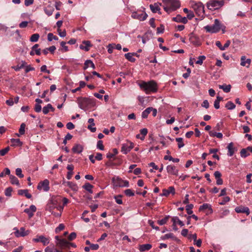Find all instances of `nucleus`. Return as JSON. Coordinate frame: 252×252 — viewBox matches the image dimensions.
<instances>
[{"instance_id":"nucleus-1","label":"nucleus","mask_w":252,"mask_h":252,"mask_svg":"<svg viewBox=\"0 0 252 252\" xmlns=\"http://www.w3.org/2000/svg\"><path fill=\"white\" fill-rule=\"evenodd\" d=\"M204 28L207 32L211 33L218 32L220 30L222 31L223 33L225 32V26L217 19H215L213 25H207Z\"/></svg>"},{"instance_id":"nucleus-2","label":"nucleus","mask_w":252,"mask_h":252,"mask_svg":"<svg viewBox=\"0 0 252 252\" xmlns=\"http://www.w3.org/2000/svg\"><path fill=\"white\" fill-rule=\"evenodd\" d=\"M77 102L79 108L85 111L94 107L95 105L94 99L86 97L78 98Z\"/></svg>"},{"instance_id":"nucleus-3","label":"nucleus","mask_w":252,"mask_h":252,"mask_svg":"<svg viewBox=\"0 0 252 252\" xmlns=\"http://www.w3.org/2000/svg\"><path fill=\"white\" fill-rule=\"evenodd\" d=\"M162 1L165 4L163 6L164 10L169 13L180 6L178 0H162Z\"/></svg>"},{"instance_id":"nucleus-4","label":"nucleus","mask_w":252,"mask_h":252,"mask_svg":"<svg viewBox=\"0 0 252 252\" xmlns=\"http://www.w3.org/2000/svg\"><path fill=\"white\" fill-rule=\"evenodd\" d=\"M140 87L143 89L146 94L156 92L157 91V85L153 81L148 82H143L139 84Z\"/></svg>"},{"instance_id":"nucleus-5","label":"nucleus","mask_w":252,"mask_h":252,"mask_svg":"<svg viewBox=\"0 0 252 252\" xmlns=\"http://www.w3.org/2000/svg\"><path fill=\"white\" fill-rule=\"evenodd\" d=\"M190 4L198 15L199 16L204 13V7L201 2L191 1L190 2Z\"/></svg>"},{"instance_id":"nucleus-6","label":"nucleus","mask_w":252,"mask_h":252,"mask_svg":"<svg viewBox=\"0 0 252 252\" xmlns=\"http://www.w3.org/2000/svg\"><path fill=\"white\" fill-rule=\"evenodd\" d=\"M224 4L222 0H210L207 4L208 9L214 10L220 8Z\"/></svg>"},{"instance_id":"nucleus-7","label":"nucleus","mask_w":252,"mask_h":252,"mask_svg":"<svg viewBox=\"0 0 252 252\" xmlns=\"http://www.w3.org/2000/svg\"><path fill=\"white\" fill-rule=\"evenodd\" d=\"M114 185L116 187H128L129 182L126 180L117 177L114 178L112 180Z\"/></svg>"},{"instance_id":"nucleus-8","label":"nucleus","mask_w":252,"mask_h":252,"mask_svg":"<svg viewBox=\"0 0 252 252\" xmlns=\"http://www.w3.org/2000/svg\"><path fill=\"white\" fill-rule=\"evenodd\" d=\"M14 230H15L14 234L17 237L26 236L29 235L30 232L28 230H26L24 227H21L19 230H18L16 227H15Z\"/></svg>"},{"instance_id":"nucleus-9","label":"nucleus","mask_w":252,"mask_h":252,"mask_svg":"<svg viewBox=\"0 0 252 252\" xmlns=\"http://www.w3.org/2000/svg\"><path fill=\"white\" fill-rule=\"evenodd\" d=\"M147 16L148 15L143 12H134L131 14L132 18L140 21H144L147 18Z\"/></svg>"},{"instance_id":"nucleus-10","label":"nucleus","mask_w":252,"mask_h":252,"mask_svg":"<svg viewBox=\"0 0 252 252\" xmlns=\"http://www.w3.org/2000/svg\"><path fill=\"white\" fill-rule=\"evenodd\" d=\"M37 189L43 190L44 191H48L49 189V181L47 179H45L43 181L39 182L37 186Z\"/></svg>"},{"instance_id":"nucleus-11","label":"nucleus","mask_w":252,"mask_h":252,"mask_svg":"<svg viewBox=\"0 0 252 252\" xmlns=\"http://www.w3.org/2000/svg\"><path fill=\"white\" fill-rule=\"evenodd\" d=\"M133 148V144L130 142H127L126 143L122 144L121 152L124 154H126Z\"/></svg>"},{"instance_id":"nucleus-12","label":"nucleus","mask_w":252,"mask_h":252,"mask_svg":"<svg viewBox=\"0 0 252 252\" xmlns=\"http://www.w3.org/2000/svg\"><path fill=\"white\" fill-rule=\"evenodd\" d=\"M32 241L36 243L40 242L44 246L47 245L50 242L49 238L45 237L43 235L37 236V237L33 238Z\"/></svg>"},{"instance_id":"nucleus-13","label":"nucleus","mask_w":252,"mask_h":252,"mask_svg":"<svg viewBox=\"0 0 252 252\" xmlns=\"http://www.w3.org/2000/svg\"><path fill=\"white\" fill-rule=\"evenodd\" d=\"M56 240L57 241V245L62 248H69V242H67L65 239H60L59 236L55 237Z\"/></svg>"},{"instance_id":"nucleus-14","label":"nucleus","mask_w":252,"mask_h":252,"mask_svg":"<svg viewBox=\"0 0 252 252\" xmlns=\"http://www.w3.org/2000/svg\"><path fill=\"white\" fill-rule=\"evenodd\" d=\"M174 195L175 194V189L174 187L170 186L167 189H163L162 193L160 194L161 196H168L170 194Z\"/></svg>"},{"instance_id":"nucleus-15","label":"nucleus","mask_w":252,"mask_h":252,"mask_svg":"<svg viewBox=\"0 0 252 252\" xmlns=\"http://www.w3.org/2000/svg\"><path fill=\"white\" fill-rule=\"evenodd\" d=\"M167 172L171 175H178L179 170L176 168V166L173 165H168L166 167Z\"/></svg>"},{"instance_id":"nucleus-16","label":"nucleus","mask_w":252,"mask_h":252,"mask_svg":"<svg viewBox=\"0 0 252 252\" xmlns=\"http://www.w3.org/2000/svg\"><path fill=\"white\" fill-rule=\"evenodd\" d=\"M36 207L33 205H32L30 206L29 208L25 209L24 212L26 213L28 215L29 218H31L33 216V213L36 211Z\"/></svg>"},{"instance_id":"nucleus-17","label":"nucleus","mask_w":252,"mask_h":252,"mask_svg":"<svg viewBox=\"0 0 252 252\" xmlns=\"http://www.w3.org/2000/svg\"><path fill=\"white\" fill-rule=\"evenodd\" d=\"M251 63V60L250 59H246V56H243L241 57V65L249 67Z\"/></svg>"},{"instance_id":"nucleus-18","label":"nucleus","mask_w":252,"mask_h":252,"mask_svg":"<svg viewBox=\"0 0 252 252\" xmlns=\"http://www.w3.org/2000/svg\"><path fill=\"white\" fill-rule=\"evenodd\" d=\"M227 149L228 150L227 155L229 157L232 156L234 153L237 151L236 149L234 147V145L232 142L228 144L227 146Z\"/></svg>"},{"instance_id":"nucleus-19","label":"nucleus","mask_w":252,"mask_h":252,"mask_svg":"<svg viewBox=\"0 0 252 252\" xmlns=\"http://www.w3.org/2000/svg\"><path fill=\"white\" fill-rule=\"evenodd\" d=\"M39 45L37 44H35L32 48V50L31 51L30 54L31 56H33L34 54H36L37 55H40L41 54V50L39 48H38Z\"/></svg>"},{"instance_id":"nucleus-20","label":"nucleus","mask_w":252,"mask_h":252,"mask_svg":"<svg viewBox=\"0 0 252 252\" xmlns=\"http://www.w3.org/2000/svg\"><path fill=\"white\" fill-rule=\"evenodd\" d=\"M214 176L217 180L216 184L218 185H221L223 184V181L221 178V174L220 172L219 171H216L215 172Z\"/></svg>"},{"instance_id":"nucleus-21","label":"nucleus","mask_w":252,"mask_h":252,"mask_svg":"<svg viewBox=\"0 0 252 252\" xmlns=\"http://www.w3.org/2000/svg\"><path fill=\"white\" fill-rule=\"evenodd\" d=\"M92 46L90 41H84L82 44L80 45V48L86 51H88L90 49V47Z\"/></svg>"},{"instance_id":"nucleus-22","label":"nucleus","mask_w":252,"mask_h":252,"mask_svg":"<svg viewBox=\"0 0 252 252\" xmlns=\"http://www.w3.org/2000/svg\"><path fill=\"white\" fill-rule=\"evenodd\" d=\"M152 247V245L150 244H143L139 245L138 249L140 252H144L150 250Z\"/></svg>"},{"instance_id":"nucleus-23","label":"nucleus","mask_w":252,"mask_h":252,"mask_svg":"<svg viewBox=\"0 0 252 252\" xmlns=\"http://www.w3.org/2000/svg\"><path fill=\"white\" fill-rule=\"evenodd\" d=\"M88 123L90 124V125H88V128L90 130L91 132H94L96 131V128L94 127L95 125L94 123V119L93 118H90L88 120Z\"/></svg>"},{"instance_id":"nucleus-24","label":"nucleus","mask_w":252,"mask_h":252,"mask_svg":"<svg viewBox=\"0 0 252 252\" xmlns=\"http://www.w3.org/2000/svg\"><path fill=\"white\" fill-rule=\"evenodd\" d=\"M18 194L20 195H24L27 198H31L32 195L29 193L28 189H20L18 191Z\"/></svg>"},{"instance_id":"nucleus-25","label":"nucleus","mask_w":252,"mask_h":252,"mask_svg":"<svg viewBox=\"0 0 252 252\" xmlns=\"http://www.w3.org/2000/svg\"><path fill=\"white\" fill-rule=\"evenodd\" d=\"M172 221L173 222V226L176 225V224H178L181 226H183L184 225L183 222L182 221L177 217H173L172 218Z\"/></svg>"},{"instance_id":"nucleus-26","label":"nucleus","mask_w":252,"mask_h":252,"mask_svg":"<svg viewBox=\"0 0 252 252\" xmlns=\"http://www.w3.org/2000/svg\"><path fill=\"white\" fill-rule=\"evenodd\" d=\"M64 184L68 187H69L73 191H77L78 189V187L77 185L73 182H65Z\"/></svg>"},{"instance_id":"nucleus-27","label":"nucleus","mask_w":252,"mask_h":252,"mask_svg":"<svg viewBox=\"0 0 252 252\" xmlns=\"http://www.w3.org/2000/svg\"><path fill=\"white\" fill-rule=\"evenodd\" d=\"M72 150L74 153L80 154L83 151V147L80 144H77L72 148Z\"/></svg>"},{"instance_id":"nucleus-28","label":"nucleus","mask_w":252,"mask_h":252,"mask_svg":"<svg viewBox=\"0 0 252 252\" xmlns=\"http://www.w3.org/2000/svg\"><path fill=\"white\" fill-rule=\"evenodd\" d=\"M159 5H161V4H158L156 3L154 4H151L150 5V7L153 12L156 13L158 11H159L160 10V8L159 6Z\"/></svg>"},{"instance_id":"nucleus-29","label":"nucleus","mask_w":252,"mask_h":252,"mask_svg":"<svg viewBox=\"0 0 252 252\" xmlns=\"http://www.w3.org/2000/svg\"><path fill=\"white\" fill-rule=\"evenodd\" d=\"M89 66L92 67L94 69L95 68V65L93 62L91 60H88L86 61L85 62L84 69H86Z\"/></svg>"},{"instance_id":"nucleus-30","label":"nucleus","mask_w":252,"mask_h":252,"mask_svg":"<svg viewBox=\"0 0 252 252\" xmlns=\"http://www.w3.org/2000/svg\"><path fill=\"white\" fill-rule=\"evenodd\" d=\"M134 54L132 53H128L125 55V58L129 61L133 63L135 61V59L133 57Z\"/></svg>"},{"instance_id":"nucleus-31","label":"nucleus","mask_w":252,"mask_h":252,"mask_svg":"<svg viewBox=\"0 0 252 252\" xmlns=\"http://www.w3.org/2000/svg\"><path fill=\"white\" fill-rule=\"evenodd\" d=\"M45 13L48 16H50L52 15L54 12V8L51 6H48L44 8V9Z\"/></svg>"},{"instance_id":"nucleus-32","label":"nucleus","mask_w":252,"mask_h":252,"mask_svg":"<svg viewBox=\"0 0 252 252\" xmlns=\"http://www.w3.org/2000/svg\"><path fill=\"white\" fill-rule=\"evenodd\" d=\"M10 182L12 184H15L18 186H20L19 181L18 179L14 175H10L9 177Z\"/></svg>"},{"instance_id":"nucleus-33","label":"nucleus","mask_w":252,"mask_h":252,"mask_svg":"<svg viewBox=\"0 0 252 252\" xmlns=\"http://www.w3.org/2000/svg\"><path fill=\"white\" fill-rule=\"evenodd\" d=\"M219 88L222 89L223 90V91L225 93H228L230 91L231 85H219Z\"/></svg>"},{"instance_id":"nucleus-34","label":"nucleus","mask_w":252,"mask_h":252,"mask_svg":"<svg viewBox=\"0 0 252 252\" xmlns=\"http://www.w3.org/2000/svg\"><path fill=\"white\" fill-rule=\"evenodd\" d=\"M83 188L85 189L86 190L88 191L90 193H92L93 190L92 188H93V186L91 185L89 183H86L84 184V185L83 186Z\"/></svg>"},{"instance_id":"nucleus-35","label":"nucleus","mask_w":252,"mask_h":252,"mask_svg":"<svg viewBox=\"0 0 252 252\" xmlns=\"http://www.w3.org/2000/svg\"><path fill=\"white\" fill-rule=\"evenodd\" d=\"M225 107L228 110H233L235 108L236 106L232 101H228L225 104Z\"/></svg>"},{"instance_id":"nucleus-36","label":"nucleus","mask_w":252,"mask_h":252,"mask_svg":"<svg viewBox=\"0 0 252 252\" xmlns=\"http://www.w3.org/2000/svg\"><path fill=\"white\" fill-rule=\"evenodd\" d=\"M25 126H26V125L24 123H22L21 126H20V128H19V134L18 133H17L16 135L18 136H20V135H23L25 133Z\"/></svg>"},{"instance_id":"nucleus-37","label":"nucleus","mask_w":252,"mask_h":252,"mask_svg":"<svg viewBox=\"0 0 252 252\" xmlns=\"http://www.w3.org/2000/svg\"><path fill=\"white\" fill-rule=\"evenodd\" d=\"M11 142L13 144L14 146H22L23 143L20 141L19 139H11Z\"/></svg>"},{"instance_id":"nucleus-38","label":"nucleus","mask_w":252,"mask_h":252,"mask_svg":"<svg viewBox=\"0 0 252 252\" xmlns=\"http://www.w3.org/2000/svg\"><path fill=\"white\" fill-rule=\"evenodd\" d=\"M176 141L178 142V147L179 148H181L184 146L183 138L178 137L176 138Z\"/></svg>"},{"instance_id":"nucleus-39","label":"nucleus","mask_w":252,"mask_h":252,"mask_svg":"<svg viewBox=\"0 0 252 252\" xmlns=\"http://www.w3.org/2000/svg\"><path fill=\"white\" fill-rule=\"evenodd\" d=\"M39 38V34L38 33H34L32 34L30 38L31 42H37Z\"/></svg>"},{"instance_id":"nucleus-40","label":"nucleus","mask_w":252,"mask_h":252,"mask_svg":"<svg viewBox=\"0 0 252 252\" xmlns=\"http://www.w3.org/2000/svg\"><path fill=\"white\" fill-rule=\"evenodd\" d=\"M240 155L241 157L245 158L248 156L250 155V154L248 153V151L246 149H242L240 151Z\"/></svg>"},{"instance_id":"nucleus-41","label":"nucleus","mask_w":252,"mask_h":252,"mask_svg":"<svg viewBox=\"0 0 252 252\" xmlns=\"http://www.w3.org/2000/svg\"><path fill=\"white\" fill-rule=\"evenodd\" d=\"M48 40L51 41L53 39L55 40H58V37L57 36L54 35L52 33H49L47 35Z\"/></svg>"},{"instance_id":"nucleus-42","label":"nucleus","mask_w":252,"mask_h":252,"mask_svg":"<svg viewBox=\"0 0 252 252\" xmlns=\"http://www.w3.org/2000/svg\"><path fill=\"white\" fill-rule=\"evenodd\" d=\"M169 216H166V217L164 218L163 219L160 220H158V223L160 225H162L164 224H165L168 219H169Z\"/></svg>"},{"instance_id":"nucleus-43","label":"nucleus","mask_w":252,"mask_h":252,"mask_svg":"<svg viewBox=\"0 0 252 252\" xmlns=\"http://www.w3.org/2000/svg\"><path fill=\"white\" fill-rule=\"evenodd\" d=\"M193 207V205L191 204L188 205L186 206V210L187 212V213L189 215H191L192 214L193 212L192 211V209Z\"/></svg>"},{"instance_id":"nucleus-44","label":"nucleus","mask_w":252,"mask_h":252,"mask_svg":"<svg viewBox=\"0 0 252 252\" xmlns=\"http://www.w3.org/2000/svg\"><path fill=\"white\" fill-rule=\"evenodd\" d=\"M125 193L126 196H134V192L130 189H127L125 190Z\"/></svg>"},{"instance_id":"nucleus-45","label":"nucleus","mask_w":252,"mask_h":252,"mask_svg":"<svg viewBox=\"0 0 252 252\" xmlns=\"http://www.w3.org/2000/svg\"><path fill=\"white\" fill-rule=\"evenodd\" d=\"M205 58L206 57L204 56H200L198 57L197 61L196 62V63L200 65L202 64Z\"/></svg>"},{"instance_id":"nucleus-46","label":"nucleus","mask_w":252,"mask_h":252,"mask_svg":"<svg viewBox=\"0 0 252 252\" xmlns=\"http://www.w3.org/2000/svg\"><path fill=\"white\" fill-rule=\"evenodd\" d=\"M122 196L121 195H117L114 196V198L115 199L116 202L118 204H123V201L121 199Z\"/></svg>"},{"instance_id":"nucleus-47","label":"nucleus","mask_w":252,"mask_h":252,"mask_svg":"<svg viewBox=\"0 0 252 252\" xmlns=\"http://www.w3.org/2000/svg\"><path fill=\"white\" fill-rule=\"evenodd\" d=\"M210 209V206L207 204V203H205V204H203L202 205L200 206V207H199V211H203V210H204L205 209Z\"/></svg>"},{"instance_id":"nucleus-48","label":"nucleus","mask_w":252,"mask_h":252,"mask_svg":"<svg viewBox=\"0 0 252 252\" xmlns=\"http://www.w3.org/2000/svg\"><path fill=\"white\" fill-rule=\"evenodd\" d=\"M16 174L20 178L24 177V175L22 174V169L20 168H17L16 169Z\"/></svg>"},{"instance_id":"nucleus-49","label":"nucleus","mask_w":252,"mask_h":252,"mask_svg":"<svg viewBox=\"0 0 252 252\" xmlns=\"http://www.w3.org/2000/svg\"><path fill=\"white\" fill-rule=\"evenodd\" d=\"M9 151V147H7L4 149L0 150V155L1 156H4Z\"/></svg>"},{"instance_id":"nucleus-50","label":"nucleus","mask_w":252,"mask_h":252,"mask_svg":"<svg viewBox=\"0 0 252 252\" xmlns=\"http://www.w3.org/2000/svg\"><path fill=\"white\" fill-rule=\"evenodd\" d=\"M148 133V130L147 128H143L140 130V133L143 135L142 137L140 138L141 140L144 139L145 136L147 135Z\"/></svg>"},{"instance_id":"nucleus-51","label":"nucleus","mask_w":252,"mask_h":252,"mask_svg":"<svg viewBox=\"0 0 252 252\" xmlns=\"http://www.w3.org/2000/svg\"><path fill=\"white\" fill-rule=\"evenodd\" d=\"M97 148L100 150H104V146L103 145V142L101 140H99L97 143Z\"/></svg>"},{"instance_id":"nucleus-52","label":"nucleus","mask_w":252,"mask_h":252,"mask_svg":"<svg viewBox=\"0 0 252 252\" xmlns=\"http://www.w3.org/2000/svg\"><path fill=\"white\" fill-rule=\"evenodd\" d=\"M246 207H237L235 208V211L238 213H244Z\"/></svg>"},{"instance_id":"nucleus-53","label":"nucleus","mask_w":252,"mask_h":252,"mask_svg":"<svg viewBox=\"0 0 252 252\" xmlns=\"http://www.w3.org/2000/svg\"><path fill=\"white\" fill-rule=\"evenodd\" d=\"M12 191V189L11 188L9 187L7 188L5 190V195L7 196H10L11 195Z\"/></svg>"},{"instance_id":"nucleus-54","label":"nucleus","mask_w":252,"mask_h":252,"mask_svg":"<svg viewBox=\"0 0 252 252\" xmlns=\"http://www.w3.org/2000/svg\"><path fill=\"white\" fill-rule=\"evenodd\" d=\"M64 228V226L63 223H61L59 224L58 227H57L55 231L56 233H58L60 232V231L63 230Z\"/></svg>"},{"instance_id":"nucleus-55","label":"nucleus","mask_w":252,"mask_h":252,"mask_svg":"<svg viewBox=\"0 0 252 252\" xmlns=\"http://www.w3.org/2000/svg\"><path fill=\"white\" fill-rule=\"evenodd\" d=\"M229 201H230L229 197L225 196L223 198L222 201L220 203V204L222 205H224V204H225V203L226 202H227Z\"/></svg>"},{"instance_id":"nucleus-56","label":"nucleus","mask_w":252,"mask_h":252,"mask_svg":"<svg viewBox=\"0 0 252 252\" xmlns=\"http://www.w3.org/2000/svg\"><path fill=\"white\" fill-rule=\"evenodd\" d=\"M57 31H58L59 35L61 37H65L66 36V32H65V30H64L62 32L61 29H58Z\"/></svg>"},{"instance_id":"nucleus-57","label":"nucleus","mask_w":252,"mask_h":252,"mask_svg":"<svg viewBox=\"0 0 252 252\" xmlns=\"http://www.w3.org/2000/svg\"><path fill=\"white\" fill-rule=\"evenodd\" d=\"M76 237V234L75 232H72L68 236V239L70 241L74 240Z\"/></svg>"},{"instance_id":"nucleus-58","label":"nucleus","mask_w":252,"mask_h":252,"mask_svg":"<svg viewBox=\"0 0 252 252\" xmlns=\"http://www.w3.org/2000/svg\"><path fill=\"white\" fill-rule=\"evenodd\" d=\"M25 64V62H23V63L21 65H17L16 66H14L13 67V68H14L16 71H19L20 69L22 68L24 66Z\"/></svg>"},{"instance_id":"nucleus-59","label":"nucleus","mask_w":252,"mask_h":252,"mask_svg":"<svg viewBox=\"0 0 252 252\" xmlns=\"http://www.w3.org/2000/svg\"><path fill=\"white\" fill-rule=\"evenodd\" d=\"M34 110L36 112H40L41 111V106L39 104H35Z\"/></svg>"},{"instance_id":"nucleus-60","label":"nucleus","mask_w":252,"mask_h":252,"mask_svg":"<svg viewBox=\"0 0 252 252\" xmlns=\"http://www.w3.org/2000/svg\"><path fill=\"white\" fill-rule=\"evenodd\" d=\"M115 45L109 44L108 45V52L110 54L113 52V50L114 49Z\"/></svg>"},{"instance_id":"nucleus-61","label":"nucleus","mask_w":252,"mask_h":252,"mask_svg":"<svg viewBox=\"0 0 252 252\" xmlns=\"http://www.w3.org/2000/svg\"><path fill=\"white\" fill-rule=\"evenodd\" d=\"M202 106L207 109L209 107V103L207 100H204L202 104Z\"/></svg>"},{"instance_id":"nucleus-62","label":"nucleus","mask_w":252,"mask_h":252,"mask_svg":"<svg viewBox=\"0 0 252 252\" xmlns=\"http://www.w3.org/2000/svg\"><path fill=\"white\" fill-rule=\"evenodd\" d=\"M66 127L68 129H72L74 128L75 126L71 122H69L66 124Z\"/></svg>"},{"instance_id":"nucleus-63","label":"nucleus","mask_w":252,"mask_h":252,"mask_svg":"<svg viewBox=\"0 0 252 252\" xmlns=\"http://www.w3.org/2000/svg\"><path fill=\"white\" fill-rule=\"evenodd\" d=\"M43 113L44 114H47L50 111V109L48 107V104L43 108Z\"/></svg>"},{"instance_id":"nucleus-64","label":"nucleus","mask_w":252,"mask_h":252,"mask_svg":"<svg viewBox=\"0 0 252 252\" xmlns=\"http://www.w3.org/2000/svg\"><path fill=\"white\" fill-rule=\"evenodd\" d=\"M194 17V15L192 11H190L188 13V15H187V18L189 19V20H191L192 19L193 17Z\"/></svg>"}]
</instances>
